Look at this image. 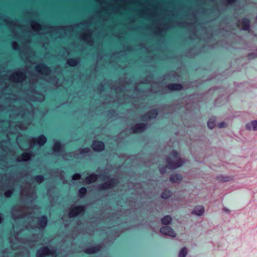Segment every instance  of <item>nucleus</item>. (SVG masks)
Here are the masks:
<instances>
[{
  "instance_id": "obj_1",
  "label": "nucleus",
  "mask_w": 257,
  "mask_h": 257,
  "mask_svg": "<svg viewBox=\"0 0 257 257\" xmlns=\"http://www.w3.org/2000/svg\"><path fill=\"white\" fill-rule=\"evenodd\" d=\"M167 167L170 169H175L181 167L183 162L181 160L178 154L176 151H173L166 159Z\"/></svg>"
},
{
  "instance_id": "obj_2",
  "label": "nucleus",
  "mask_w": 257,
  "mask_h": 257,
  "mask_svg": "<svg viewBox=\"0 0 257 257\" xmlns=\"http://www.w3.org/2000/svg\"><path fill=\"white\" fill-rule=\"evenodd\" d=\"M160 232L161 233L165 235H169L173 237H175L176 235V234L173 229L168 226H164L161 228Z\"/></svg>"
},
{
  "instance_id": "obj_3",
  "label": "nucleus",
  "mask_w": 257,
  "mask_h": 257,
  "mask_svg": "<svg viewBox=\"0 0 257 257\" xmlns=\"http://www.w3.org/2000/svg\"><path fill=\"white\" fill-rule=\"evenodd\" d=\"M92 149L95 151H101L104 148V145L102 142L95 141L92 145Z\"/></svg>"
},
{
  "instance_id": "obj_4",
  "label": "nucleus",
  "mask_w": 257,
  "mask_h": 257,
  "mask_svg": "<svg viewBox=\"0 0 257 257\" xmlns=\"http://www.w3.org/2000/svg\"><path fill=\"white\" fill-rule=\"evenodd\" d=\"M83 210L82 207H76L72 209L69 213V216L70 217H75Z\"/></svg>"
},
{
  "instance_id": "obj_5",
  "label": "nucleus",
  "mask_w": 257,
  "mask_h": 257,
  "mask_svg": "<svg viewBox=\"0 0 257 257\" xmlns=\"http://www.w3.org/2000/svg\"><path fill=\"white\" fill-rule=\"evenodd\" d=\"M50 252L48 248L45 247L39 249L37 253V257H44Z\"/></svg>"
},
{
  "instance_id": "obj_6",
  "label": "nucleus",
  "mask_w": 257,
  "mask_h": 257,
  "mask_svg": "<svg viewBox=\"0 0 257 257\" xmlns=\"http://www.w3.org/2000/svg\"><path fill=\"white\" fill-rule=\"evenodd\" d=\"M204 208L202 206H198L195 208L192 213L198 216L202 215L204 213Z\"/></svg>"
},
{
  "instance_id": "obj_7",
  "label": "nucleus",
  "mask_w": 257,
  "mask_h": 257,
  "mask_svg": "<svg viewBox=\"0 0 257 257\" xmlns=\"http://www.w3.org/2000/svg\"><path fill=\"white\" fill-rule=\"evenodd\" d=\"M182 177L178 174H174L170 178V181L172 183H178L182 180Z\"/></svg>"
},
{
  "instance_id": "obj_8",
  "label": "nucleus",
  "mask_w": 257,
  "mask_h": 257,
  "mask_svg": "<svg viewBox=\"0 0 257 257\" xmlns=\"http://www.w3.org/2000/svg\"><path fill=\"white\" fill-rule=\"evenodd\" d=\"M168 87L171 90H179L182 89V86L179 84H171L168 85Z\"/></svg>"
},
{
  "instance_id": "obj_9",
  "label": "nucleus",
  "mask_w": 257,
  "mask_h": 257,
  "mask_svg": "<svg viewBox=\"0 0 257 257\" xmlns=\"http://www.w3.org/2000/svg\"><path fill=\"white\" fill-rule=\"evenodd\" d=\"M172 221V218L169 215L164 216L162 219L161 222L163 224L168 225L171 223Z\"/></svg>"
},
{
  "instance_id": "obj_10",
  "label": "nucleus",
  "mask_w": 257,
  "mask_h": 257,
  "mask_svg": "<svg viewBox=\"0 0 257 257\" xmlns=\"http://www.w3.org/2000/svg\"><path fill=\"white\" fill-rule=\"evenodd\" d=\"M145 129V126L142 124H139L135 126L134 132L135 133H139Z\"/></svg>"
},
{
  "instance_id": "obj_11",
  "label": "nucleus",
  "mask_w": 257,
  "mask_h": 257,
  "mask_svg": "<svg viewBox=\"0 0 257 257\" xmlns=\"http://www.w3.org/2000/svg\"><path fill=\"white\" fill-rule=\"evenodd\" d=\"M46 138L44 136H41L38 139L37 144L40 146H42L46 142Z\"/></svg>"
},
{
  "instance_id": "obj_12",
  "label": "nucleus",
  "mask_w": 257,
  "mask_h": 257,
  "mask_svg": "<svg viewBox=\"0 0 257 257\" xmlns=\"http://www.w3.org/2000/svg\"><path fill=\"white\" fill-rule=\"evenodd\" d=\"M97 179V176L95 175H91L86 178V182L87 183H90L94 182Z\"/></svg>"
},
{
  "instance_id": "obj_13",
  "label": "nucleus",
  "mask_w": 257,
  "mask_h": 257,
  "mask_svg": "<svg viewBox=\"0 0 257 257\" xmlns=\"http://www.w3.org/2000/svg\"><path fill=\"white\" fill-rule=\"evenodd\" d=\"M47 219L46 217L43 216L39 221V224L42 228L45 227L47 225Z\"/></svg>"
},
{
  "instance_id": "obj_14",
  "label": "nucleus",
  "mask_w": 257,
  "mask_h": 257,
  "mask_svg": "<svg viewBox=\"0 0 257 257\" xmlns=\"http://www.w3.org/2000/svg\"><path fill=\"white\" fill-rule=\"evenodd\" d=\"M31 158L30 154L28 153H24L22 155V159H19V161H27Z\"/></svg>"
},
{
  "instance_id": "obj_15",
  "label": "nucleus",
  "mask_w": 257,
  "mask_h": 257,
  "mask_svg": "<svg viewBox=\"0 0 257 257\" xmlns=\"http://www.w3.org/2000/svg\"><path fill=\"white\" fill-rule=\"evenodd\" d=\"M171 195V193L169 191L165 190L162 193V197L163 199H167Z\"/></svg>"
},
{
  "instance_id": "obj_16",
  "label": "nucleus",
  "mask_w": 257,
  "mask_h": 257,
  "mask_svg": "<svg viewBox=\"0 0 257 257\" xmlns=\"http://www.w3.org/2000/svg\"><path fill=\"white\" fill-rule=\"evenodd\" d=\"M243 24L244 27L243 28V29L244 30H247L249 28V22L248 19H244L243 20Z\"/></svg>"
},
{
  "instance_id": "obj_17",
  "label": "nucleus",
  "mask_w": 257,
  "mask_h": 257,
  "mask_svg": "<svg viewBox=\"0 0 257 257\" xmlns=\"http://www.w3.org/2000/svg\"><path fill=\"white\" fill-rule=\"evenodd\" d=\"M187 254V249L186 247H183L180 251L179 257H185Z\"/></svg>"
},
{
  "instance_id": "obj_18",
  "label": "nucleus",
  "mask_w": 257,
  "mask_h": 257,
  "mask_svg": "<svg viewBox=\"0 0 257 257\" xmlns=\"http://www.w3.org/2000/svg\"><path fill=\"white\" fill-rule=\"evenodd\" d=\"M148 114L149 115V117L150 118H152L155 117L157 115L158 112L156 110H153L151 111Z\"/></svg>"
},
{
  "instance_id": "obj_19",
  "label": "nucleus",
  "mask_w": 257,
  "mask_h": 257,
  "mask_svg": "<svg viewBox=\"0 0 257 257\" xmlns=\"http://www.w3.org/2000/svg\"><path fill=\"white\" fill-rule=\"evenodd\" d=\"M207 125L209 128H213L215 126V120L214 119H210L208 122Z\"/></svg>"
},
{
  "instance_id": "obj_20",
  "label": "nucleus",
  "mask_w": 257,
  "mask_h": 257,
  "mask_svg": "<svg viewBox=\"0 0 257 257\" xmlns=\"http://www.w3.org/2000/svg\"><path fill=\"white\" fill-rule=\"evenodd\" d=\"M67 63L69 65L74 66L77 64V61L75 59H69Z\"/></svg>"
},
{
  "instance_id": "obj_21",
  "label": "nucleus",
  "mask_w": 257,
  "mask_h": 257,
  "mask_svg": "<svg viewBox=\"0 0 257 257\" xmlns=\"http://www.w3.org/2000/svg\"><path fill=\"white\" fill-rule=\"evenodd\" d=\"M60 148V145L59 143H58L57 142H55L54 146V148H53L54 151L55 152H57L59 151Z\"/></svg>"
},
{
  "instance_id": "obj_22",
  "label": "nucleus",
  "mask_w": 257,
  "mask_h": 257,
  "mask_svg": "<svg viewBox=\"0 0 257 257\" xmlns=\"http://www.w3.org/2000/svg\"><path fill=\"white\" fill-rule=\"evenodd\" d=\"M15 75H16L17 78L16 79H15L14 80L15 81H21V77H22V74L21 73H16L15 74Z\"/></svg>"
},
{
  "instance_id": "obj_23",
  "label": "nucleus",
  "mask_w": 257,
  "mask_h": 257,
  "mask_svg": "<svg viewBox=\"0 0 257 257\" xmlns=\"http://www.w3.org/2000/svg\"><path fill=\"white\" fill-rule=\"evenodd\" d=\"M36 181L38 183H41L44 180V178L42 176H39L35 178Z\"/></svg>"
},
{
  "instance_id": "obj_24",
  "label": "nucleus",
  "mask_w": 257,
  "mask_h": 257,
  "mask_svg": "<svg viewBox=\"0 0 257 257\" xmlns=\"http://www.w3.org/2000/svg\"><path fill=\"white\" fill-rule=\"evenodd\" d=\"M96 251V249L95 248H91L90 249H88L87 250V252L88 253H93L94 252H95Z\"/></svg>"
},
{
  "instance_id": "obj_25",
  "label": "nucleus",
  "mask_w": 257,
  "mask_h": 257,
  "mask_svg": "<svg viewBox=\"0 0 257 257\" xmlns=\"http://www.w3.org/2000/svg\"><path fill=\"white\" fill-rule=\"evenodd\" d=\"M45 69V66H43V65L38 66H37V69L39 71H40V72H42V73H43V72H43V69Z\"/></svg>"
},
{
  "instance_id": "obj_26",
  "label": "nucleus",
  "mask_w": 257,
  "mask_h": 257,
  "mask_svg": "<svg viewBox=\"0 0 257 257\" xmlns=\"http://www.w3.org/2000/svg\"><path fill=\"white\" fill-rule=\"evenodd\" d=\"M86 189L85 188H81L79 190V193L80 194H81L82 195L85 194L86 193Z\"/></svg>"
},
{
  "instance_id": "obj_27",
  "label": "nucleus",
  "mask_w": 257,
  "mask_h": 257,
  "mask_svg": "<svg viewBox=\"0 0 257 257\" xmlns=\"http://www.w3.org/2000/svg\"><path fill=\"white\" fill-rule=\"evenodd\" d=\"M251 124L254 130H257V121H252Z\"/></svg>"
},
{
  "instance_id": "obj_28",
  "label": "nucleus",
  "mask_w": 257,
  "mask_h": 257,
  "mask_svg": "<svg viewBox=\"0 0 257 257\" xmlns=\"http://www.w3.org/2000/svg\"><path fill=\"white\" fill-rule=\"evenodd\" d=\"M80 178V175L78 174L74 175L72 177V179L74 180H78Z\"/></svg>"
},
{
  "instance_id": "obj_29",
  "label": "nucleus",
  "mask_w": 257,
  "mask_h": 257,
  "mask_svg": "<svg viewBox=\"0 0 257 257\" xmlns=\"http://www.w3.org/2000/svg\"><path fill=\"white\" fill-rule=\"evenodd\" d=\"M111 184L110 183H109V184H105L104 186L101 187L102 189H106V188H109L111 187Z\"/></svg>"
},
{
  "instance_id": "obj_30",
  "label": "nucleus",
  "mask_w": 257,
  "mask_h": 257,
  "mask_svg": "<svg viewBox=\"0 0 257 257\" xmlns=\"http://www.w3.org/2000/svg\"><path fill=\"white\" fill-rule=\"evenodd\" d=\"M40 27V26L38 24H33L32 25L33 28L36 30H38L39 29Z\"/></svg>"
},
{
  "instance_id": "obj_31",
  "label": "nucleus",
  "mask_w": 257,
  "mask_h": 257,
  "mask_svg": "<svg viewBox=\"0 0 257 257\" xmlns=\"http://www.w3.org/2000/svg\"><path fill=\"white\" fill-rule=\"evenodd\" d=\"M89 151H90V150L88 148H85V149H83V150H82L81 153L82 154L86 153L89 152Z\"/></svg>"
},
{
  "instance_id": "obj_32",
  "label": "nucleus",
  "mask_w": 257,
  "mask_h": 257,
  "mask_svg": "<svg viewBox=\"0 0 257 257\" xmlns=\"http://www.w3.org/2000/svg\"><path fill=\"white\" fill-rule=\"evenodd\" d=\"M12 192L11 191H7L5 193V195L7 197H10L11 196V195L12 194Z\"/></svg>"
},
{
  "instance_id": "obj_33",
  "label": "nucleus",
  "mask_w": 257,
  "mask_h": 257,
  "mask_svg": "<svg viewBox=\"0 0 257 257\" xmlns=\"http://www.w3.org/2000/svg\"><path fill=\"white\" fill-rule=\"evenodd\" d=\"M160 170L161 173H162V174L163 173H165L166 172V168H163V167L162 168H160Z\"/></svg>"
},
{
  "instance_id": "obj_34",
  "label": "nucleus",
  "mask_w": 257,
  "mask_h": 257,
  "mask_svg": "<svg viewBox=\"0 0 257 257\" xmlns=\"http://www.w3.org/2000/svg\"><path fill=\"white\" fill-rule=\"evenodd\" d=\"M225 125V123L224 122H222V123H220L219 124V126L220 127H223L224 125Z\"/></svg>"
},
{
  "instance_id": "obj_35",
  "label": "nucleus",
  "mask_w": 257,
  "mask_h": 257,
  "mask_svg": "<svg viewBox=\"0 0 257 257\" xmlns=\"http://www.w3.org/2000/svg\"><path fill=\"white\" fill-rule=\"evenodd\" d=\"M235 0H227V1L228 2V3H231L232 2H233Z\"/></svg>"
},
{
  "instance_id": "obj_36",
  "label": "nucleus",
  "mask_w": 257,
  "mask_h": 257,
  "mask_svg": "<svg viewBox=\"0 0 257 257\" xmlns=\"http://www.w3.org/2000/svg\"><path fill=\"white\" fill-rule=\"evenodd\" d=\"M15 44V43H14V44H13V47H14L15 49H16L15 46H14V44Z\"/></svg>"
}]
</instances>
